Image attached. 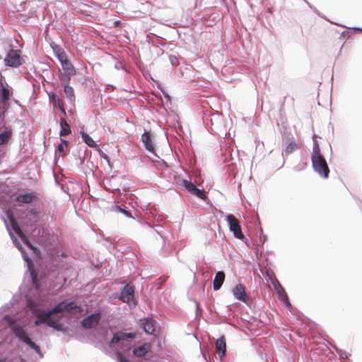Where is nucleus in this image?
Listing matches in <instances>:
<instances>
[{
	"label": "nucleus",
	"mask_w": 362,
	"mask_h": 362,
	"mask_svg": "<svg viewBox=\"0 0 362 362\" xmlns=\"http://www.w3.org/2000/svg\"><path fill=\"white\" fill-rule=\"evenodd\" d=\"M60 133L59 135L61 137L65 136L71 134V128L69 124L67 123L66 120L64 117L60 118Z\"/></svg>",
	"instance_id": "aec40b11"
},
{
	"label": "nucleus",
	"mask_w": 362,
	"mask_h": 362,
	"mask_svg": "<svg viewBox=\"0 0 362 362\" xmlns=\"http://www.w3.org/2000/svg\"><path fill=\"white\" fill-rule=\"evenodd\" d=\"M226 219L229 225V229L233 232V235L238 239L243 240L245 236L242 233L238 219L233 214H228Z\"/></svg>",
	"instance_id": "39448f33"
},
{
	"label": "nucleus",
	"mask_w": 362,
	"mask_h": 362,
	"mask_svg": "<svg viewBox=\"0 0 362 362\" xmlns=\"http://www.w3.org/2000/svg\"><path fill=\"white\" fill-rule=\"evenodd\" d=\"M277 293L279 294V296H281L282 300L285 303L286 305H290V303L288 300V298L285 292V291L283 289V288H281Z\"/></svg>",
	"instance_id": "c85d7f7f"
},
{
	"label": "nucleus",
	"mask_w": 362,
	"mask_h": 362,
	"mask_svg": "<svg viewBox=\"0 0 362 362\" xmlns=\"http://www.w3.org/2000/svg\"><path fill=\"white\" fill-rule=\"evenodd\" d=\"M156 321L151 318L141 320V325L144 331L148 334H153L155 332Z\"/></svg>",
	"instance_id": "9d476101"
},
{
	"label": "nucleus",
	"mask_w": 362,
	"mask_h": 362,
	"mask_svg": "<svg viewBox=\"0 0 362 362\" xmlns=\"http://www.w3.org/2000/svg\"><path fill=\"white\" fill-rule=\"evenodd\" d=\"M36 199L35 192H26L19 194L16 198L15 202L22 204H30Z\"/></svg>",
	"instance_id": "9b49d317"
},
{
	"label": "nucleus",
	"mask_w": 362,
	"mask_h": 362,
	"mask_svg": "<svg viewBox=\"0 0 362 362\" xmlns=\"http://www.w3.org/2000/svg\"><path fill=\"white\" fill-rule=\"evenodd\" d=\"M33 313L36 316L35 325L39 326L42 324H47L49 327L57 330H62L63 325L52 317L56 313V312H53V309L48 312H40L38 310H35Z\"/></svg>",
	"instance_id": "f03ea898"
},
{
	"label": "nucleus",
	"mask_w": 362,
	"mask_h": 362,
	"mask_svg": "<svg viewBox=\"0 0 362 362\" xmlns=\"http://www.w3.org/2000/svg\"><path fill=\"white\" fill-rule=\"evenodd\" d=\"M55 57L58 59L60 63L69 59L66 52L59 46L56 45L52 47Z\"/></svg>",
	"instance_id": "412c9836"
},
{
	"label": "nucleus",
	"mask_w": 362,
	"mask_h": 362,
	"mask_svg": "<svg viewBox=\"0 0 362 362\" xmlns=\"http://www.w3.org/2000/svg\"><path fill=\"white\" fill-rule=\"evenodd\" d=\"M151 349L150 343H144L133 350V354L138 358L146 356Z\"/></svg>",
	"instance_id": "4468645a"
},
{
	"label": "nucleus",
	"mask_w": 362,
	"mask_h": 362,
	"mask_svg": "<svg viewBox=\"0 0 362 362\" xmlns=\"http://www.w3.org/2000/svg\"><path fill=\"white\" fill-rule=\"evenodd\" d=\"M13 331L15 335L23 342H25V341H26V339L29 338L25 330L20 326L13 327Z\"/></svg>",
	"instance_id": "5701e85b"
},
{
	"label": "nucleus",
	"mask_w": 362,
	"mask_h": 362,
	"mask_svg": "<svg viewBox=\"0 0 362 362\" xmlns=\"http://www.w3.org/2000/svg\"><path fill=\"white\" fill-rule=\"evenodd\" d=\"M23 362H25L24 360H22Z\"/></svg>",
	"instance_id": "e433bc0d"
},
{
	"label": "nucleus",
	"mask_w": 362,
	"mask_h": 362,
	"mask_svg": "<svg viewBox=\"0 0 362 362\" xmlns=\"http://www.w3.org/2000/svg\"><path fill=\"white\" fill-rule=\"evenodd\" d=\"M233 295L235 297L245 303L249 300V297L245 293V287L242 284H238L233 289Z\"/></svg>",
	"instance_id": "2eb2a0df"
},
{
	"label": "nucleus",
	"mask_w": 362,
	"mask_h": 362,
	"mask_svg": "<svg viewBox=\"0 0 362 362\" xmlns=\"http://www.w3.org/2000/svg\"><path fill=\"white\" fill-rule=\"evenodd\" d=\"M13 130L11 127H6L4 131L0 134V146L5 145L8 143L11 139Z\"/></svg>",
	"instance_id": "f3484780"
},
{
	"label": "nucleus",
	"mask_w": 362,
	"mask_h": 362,
	"mask_svg": "<svg viewBox=\"0 0 362 362\" xmlns=\"http://www.w3.org/2000/svg\"><path fill=\"white\" fill-rule=\"evenodd\" d=\"M64 311L71 314H80L82 312V308L74 302L66 303L65 301L61 302L53 308V312H56V313Z\"/></svg>",
	"instance_id": "20e7f679"
},
{
	"label": "nucleus",
	"mask_w": 362,
	"mask_h": 362,
	"mask_svg": "<svg viewBox=\"0 0 362 362\" xmlns=\"http://www.w3.org/2000/svg\"><path fill=\"white\" fill-rule=\"evenodd\" d=\"M183 187L189 192L192 193L195 188L197 187L192 182L188 181L187 180H183L182 181Z\"/></svg>",
	"instance_id": "a878e982"
},
{
	"label": "nucleus",
	"mask_w": 362,
	"mask_h": 362,
	"mask_svg": "<svg viewBox=\"0 0 362 362\" xmlns=\"http://www.w3.org/2000/svg\"><path fill=\"white\" fill-rule=\"evenodd\" d=\"M23 242L30 249L35 250L36 248L30 243V241L28 240V238H24V240Z\"/></svg>",
	"instance_id": "473e14b6"
},
{
	"label": "nucleus",
	"mask_w": 362,
	"mask_h": 362,
	"mask_svg": "<svg viewBox=\"0 0 362 362\" xmlns=\"http://www.w3.org/2000/svg\"><path fill=\"white\" fill-rule=\"evenodd\" d=\"M62 84L64 87V92L67 98V99L71 101L74 102L75 100V94H74V90L73 87L69 86L70 81H68L67 83L65 81H61Z\"/></svg>",
	"instance_id": "dca6fc26"
},
{
	"label": "nucleus",
	"mask_w": 362,
	"mask_h": 362,
	"mask_svg": "<svg viewBox=\"0 0 362 362\" xmlns=\"http://www.w3.org/2000/svg\"><path fill=\"white\" fill-rule=\"evenodd\" d=\"M311 161L314 170L322 177L327 178L329 174V168L326 160L321 153L319 144L315 141L311 154Z\"/></svg>",
	"instance_id": "f257e3e1"
},
{
	"label": "nucleus",
	"mask_w": 362,
	"mask_h": 362,
	"mask_svg": "<svg viewBox=\"0 0 362 362\" xmlns=\"http://www.w3.org/2000/svg\"><path fill=\"white\" fill-rule=\"evenodd\" d=\"M216 351L221 357H223L226 354V344L224 337H221L216 341Z\"/></svg>",
	"instance_id": "a211bd4d"
},
{
	"label": "nucleus",
	"mask_w": 362,
	"mask_h": 362,
	"mask_svg": "<svg viewBox=\"0 0 362 362\" xmlns=\"http://www.w3.org/2000/svg\"><path fill=\"white\" fill-rule=\"evenodd\" d=\"M8 217L11 220V227H12L13 230L21 238L22 240H24V238H26V236L23 234V231L21 229V228L19 227L18 224L13 218V214L11 213V214L8 215Z\"/></svg>",
	"instance_id": "4be33fe9"
},
{
	"label": "nucleus",
	"mask_w": 362,
	"mask_h": 362,
	"mask_svg": "<svg viewBox=\"0 0 362 362\" xmlns=\"http://www.w3.org/2000/svg\"><path fill=\"white\" fill-rule=\"evenodd\" d=\"M112 210L114 211L122 212V208H121L119 206L114 205V206H112Z\"/></svg>",
	"instance_id": "72a5a7b5"
},
{
	"label": "nucleus",
	"mask_w": 362,
	"mask_h": 362,
	"mask_svg": "<svg viewBox=\"0 0 362 362\" xmlns=\"http://www.w3.org/2000/svg\"><path fill=\"white\" fill-rule=\"evenodd\" d=\"M225 280V274L223 272H218L216 274L215 278L213 281V287L215 291L221 288Z\"/></svg>",
	"instance_id": "6ab92c4d"
},
{
	"label": "nucleus",
	"mask_w": 362,
	"mask_h": 362,
	"mask_svg": "<svg viewBox=\"0 0 362 362\" xmlns=\"http://www.w3.org/2000/svg\"><path fill=\"white\" fill-rule=\"evenodd\" d=\"M61 141H62V143L60 144H59V146L57 147V150L61 154L64 155L66 153L65 150H64V146H66V148H67L68 145H69V142L63 139H61Z\"/></svg>",
	"instance_id": "bb28decb"
},
{
	"label": "nucleus",
	"mask_w": 362,
	"mask_h": 362,
	"mask_svg": "<svg viewBox=\"0 0 362 362\" xmlns=\"http://www.w3.org/2000/svg\"><path fill=\"white\" fill-rule=\"evenodd\" d=\"M119 299L128 303L130 307H134L136 305V300L134 298L133 286L126 285L121 291Z\"/></svg>",
	"instance_id": "0eeeda50"
},
{
	"label": "nucleus",
	"mask_w": 362,
	"mask_h": 362,
	"mask_svg": "<svg viewBox=\"0 0 362 362\" xmlns=\"http://www.w3.org/2000/svg\"><path fill=\"white\" fill-rule=\"evenodd\" d=\"M63 71L59 72V78L61 81H71V76L76 74V70L70 60L67 59L61 63Z\"/></svg>",
	"instance_id": "7ed1b4c3"
},
{
	"label": "nucleus",
	"mask_w": 362,
	"mask_h": 362,
	"mask_svg": "<svg viewBox=\"0 0 362 362\" xmlns=\"http://www.w3.org/2000/svg\"><path fill=\"white\" fill-rule=\"evenodd\" d=\"M117 356L119 362H131L121 353H118Z\"/></svg>",
	"instance_id": "2f4dec72"
},
{
	"label": "nucleus",
	"mask_w": 362,
	"mask_h": 362,
	"mask_svg": "<svg viewBox=\"0 0 362 362\" xmlns=\"http://www.w3.org/2000/svg\"><path fill=\"white\" fill-rule=\"evenodd\" d=\"M192 194L196 195L197 197L200 198L202 200L205 201L207 199V197L205 194L203 190L198 189L197 187L195 188V190H194V192Z\"/></svg>",
	"instance_id": "cd10ccee"
},
{
	"label": "nucleus",
	"mask_w": 362,
	"mask_h": 362,
	"mask_svg": "<svg viewBox=\"0 0 362 362\" xmlns=\"http://www.w3.org/2000/svg\"><path fill=\"white\" fill-rule=\"evenodd\" d=\"M6 65L17 67L21 64V56L17 50L11 49L5 58Z\"/></svg>",
	"instance_id": "6e6552de"
},
{
	"label": "nucleus",
	"mask_w": 362,
	"mask_h": 362,
	"mask_svg": "<svg viewBox=\"0 0 362 362\" xmlns=\"http://www.w3.org/2000/svg\"><path fill=\"white\" fill-rule=\"evenodd\" d=\"M25 343H26L30 348L33 349L36 352H40V346L37 345L35 342H33L30 337L25 341Z\"/></svg>",
	"instance_id": "c756f323"
},
{
	"label": "nucleus",
	"mask_w": 362,
	"mask_h": 362,
	"mask_svg": "<svg viewBox=\"0 0 362 362\" xmlns=\"http://www.w3.org/2000/svg\"><path fill=\"white\" fill-rule=\"evenodd\" d=\"M122 213H123L124 215H126L129 218H132V217L131 214L128 211H127V210H125L124 209H122Z\"/></svg>",
	"instance_id": "f704fd0d"
},
{
	"label": "nucleus",
	"mask_w": 362,
	"mask_h": 362,
	"mask_svg": "<svg viewBox=\"0 0 362 362\" xmlns=\"http://www.w3.org/2000/svg\"><path fill=\"white\" fill-rule=\"evenodd\" d=\"M141 141L144 144L145 148L149 152L154 153L155 148L152 141V135L150 132H145L141 136Z\"/></svg>",
	"instance_id": "ddd939ff"
},
{
	"label": "nucleus",
	"mask_w": 362,
	"mask_h": 362,
	"mask_svg": "<svg viewBox=\"0 0 362 362\" xmlns=\"http://www.w3.org/2000/svg\"><path fill=\"white\" fill-rule=\"evenodd\" d=\"M54 100H55V103L57 104L59 108L63 113V115H66V111H65V109L64 107V103H63L62 100H61L60 98H58L57 99H54Z\"/></svg>",
	"instance_id": "7c9ffc66"
},
{
	"label": "nucleus",
	"mask_w": 362,
	"mask_h": 362,
	"mask_svg": "<svg viewBox=\"0 0 362 362\" xmlns=\"http://www.w3.org/2000/svg\"><path fill=\"white\" fill-rule=\"evenodd\" d=\"M135 337L134 334L132 333H125L122 332H117L114 334L112 340L110 341V345L114 346L121 341H124L128 339H132Z\"/></svg>",
	"instance_id": "f8f14e48"
},
{
	"label": "nucleus",
	"mask_w": 362,
	"mask_h": 362,
	"mask_svg": "<svg viewBox=\"0 0 362 362\" xmlns=\"http://www.w3.org/2000/svg\"><path fill=\"white\" fill-rule=\"evenodd\" d=\"M101 318V315L99 313L92 314L85 317L81 324L84 328L91 329L98 325Z\"/></svg>",
	"instance_id": "1a4fd4ad"
},
{
	"label": "nucleus",
	"mask_w": 362,
	"mask_h": 362,
	"mask_svg": "<svg viewBox=\"0 0 362 362\" xmlns=\"http://www.w3.org/2000/svg\"><path fill=\"white\" fill-rule=\"evenodd\" d=\"M300 148V145L296 142L291 141L288 143V144L286 146L284 149L285 155L288 156L293 153V151L299 149Z\"/></svg>",
	"instance_id": "b1692460"
},
{
	"label": "nucleus",
	"mask_w": 362,
	"mask_h": 362,
	"mask_svg": "<svg viewBox=\"0 0 362 362\" xmlns=\"http://www.w3.org/2000/svg\"><path fill=\"white\" fill-rule=\"evenodd\" d=\"M12 95L11 92L6 87L2 86L1 88V100L0 101V121L3 122L5 118V112L8 109V101Z\"/></svg>",
	"instance_id": "423d86ee"
},
{
	"label": "nucleus",
	"mask_w": 362,
	"mask_h": 362,
	"mask_svg": "<svg viewBox=\"0 0 362 362\" xmlns=\"http://www.w3.org/2000/svg\"><path fill=\"white\" fill-rule=\"evenodd\" d=\"M83 141L90 147H95L96 144L94 140L86 133L81 132Z\"/></svg>",
	"instance_id": "393cba45"
},
{
	"label": "nucleus",
	"mask_w": 362,
	"mask_h": 362,
	"mask_svg": "<svg viewBox=\"0 0 362 362\" xmlns=\"http://www.w3.org/2000/svg\"><path fill=\"white\" fill-rule=\"evenodd\" d=\"M0 362H6V359L5 358L4 359H1L0 358Z\"/></svg>",
	"instance_id": "c9c22d12"
}]
</instances>
